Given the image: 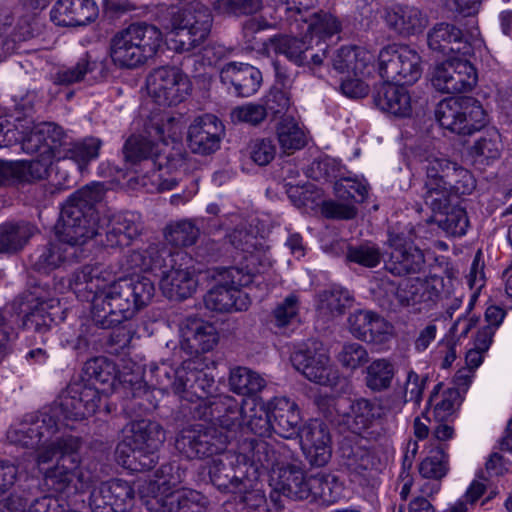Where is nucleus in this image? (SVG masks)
<instances>
[{"instance_id": "19", "label": "nucleus", "mask_w": 512, "mask_h": 512, "mask_svg": "<svg viewBox=\"0 0 512 512\" xmlns=\"http://www.w3.org/2000/svg\"><path fill=\"white\" fill-rule=\"evenodd\" d=\"M64 230L65 223L60 219L56 226V238L35 253L32 259L34 270L48 274L62 265L78 259L81 253L80 247L92 239L91 237H79L77 234L71 237L66 236Z\"/></svg>"}, {"instance_id": "5", "label": "nucleus", "mask_w": 512, "mask_h": 512, "mask_svg": "<svg viewBox=\"0 0 512 512\" xmlns=\"http://www.w3.org/2000/svg\"><path fill=\"white\" fill-rule=\"evenodd\" d=\"M147 136L133 135L125 143V160L136 166L135 173L149 191H168L178 183L174 173L182 165V159L168 152L164 125L152 124L146 129Z\"/></svg>"}, {"instance_id": "64", "label": "nucleus", "mask_w": 512, "mask_h": 512, "mask_svg": "<svg viewBox=\"0 0 512 512\" xmlns=\"http://www.w3.org/2000/svg\"><path fill=\"white\" fill-rule=\"evenodd\" d=\"M346 257L351 262L373 268L380 263L382 253L375 244L364 243L359 246L349 247Z\"/></svg>"}, {"instance_id": "53", "label": "nucleus", "mask_w": 512, "mask_h": 512, "mask_svg": "<svg viewBox=\"0 0 512 512\" xmlns=\"http://www.w3.org/2000/svg\"><path fill=\"white\" fill-rule=\"evenodd\" d=\"M35 230V227L28 223L0 226V252H14L21 249Z\"/></svg>"}, {"instance_id": "40", "label": "nucleus", "mask_w": 512, "mask_h": 512, "mask_svg": "<svg viewBox=\"0 0 512 512\" xmlns=\"http://www.w3.org/2000/svg\"><path fill=\"white\" fill-rule=\"evenodd\" d=\"M349 330L358 339L370 342H383L391 334L392 327L378 314L359 310L348 318Z\"/></svg>"}, {"instance_id": "24", "label": "nucleus", "mask_w": 512, "mask_h": 512, "mask_svg": "<svg viewBox=\"0 0 512 512\" xmlns=\"http://www.w3.org/2000/svg\"><path fill=\"white\" fill-rule=\"evenodd\" d=\"M135 503V490L122 479L101 483L90 495V506L95 512H130Z\"/></svg>"}, {"instance_id": "46", "label": "nucleus", "mask_w": 512, "mask_h": 512, "mask_svg": "<svg viewBox=\"0 0 512 512\" xmlns=\"http://www.w3.org/2000/svg\"><path fill=\"white\" fill-rule=\"evenodd\" d=\"M395 374V365L390 360L375 359L365 370V384L373 392H382L391 387Z\"/></svg>"}, {"instance_id": "58", "label": "nucleus", "mask_w": 512, "mask_h": 512, "mask_svg": "<svg viewBox=\"0 0 512 512\" xmlns=\"http://www.w3.org/2000/svg\"><path fill=\"white\" fill-rule=\"evenodd\" d=\"M164 234L166 240L174 246H190L196 242L199 229L191 221L181 220L169 224Z\"/></svg>"}, {"instance_id": "28", "label": "nucleus", "mask_w": 512, "mask_h": 512, "mask_svg": "<svg viewBox=\"0 0 512 512\" xmlns=\"http://www.w3.org/2000/svg\"><path fill=\"white\" fill-rule=\"evenodd\" d=\"M180 349L190 355L211 351L218 343L216 327L197 317H187L179 324Z\"/></svg>"}, {"instance_id": "38", "label": "nucleus", "mask_w": 512, "mask_h": 512, "mask_svg": "<svg viewBox=\"0 0 512 512\" xmlns=\"http://www.w3.org/2000/svg\"><path fill=\"white\" fill-rule=\"evenodd\" d=\"M272 417V428L283 438L292 439L299 436L302 417L296 402L284 396H277L268 401Z\"/></svg>"}, {"instance_id": "50", "label": "nucleus", "mask_w": 512, "mask_h": 512, "mask_svg": "<svg viewBox=\"0 0 512 512\" xmlns=\"http://www.w3.org/2000/svg\"><path fill=\"white\" fill-rule=\"evenodd\" d=\"M352 301L348 290L334 287L319 294L317 309L322 316L336 317L343 314Z\"/></svg>"}, {"instance_id": "51", "label": "nucleus", "mask_w": 512, "mask_h": 512, "mask_svg": "<svg viewBox=\"0 0 512 512\" xmlns=\"http://www.w3.org/2000/svg\"><path fill=\"white\" fill-rule=\"evenodd\" d=\"M302 471L301 468L286 463L279 470H275L269 479L272 488L271 499L276 502L275 496L280 494L290 498L291 492L297 486V481L302 480Z\"/></svg>"}, {"instance_id": "55", "label": "nucleus", "mask_w": 512, "mask_h": 512, "mask_svg": "<svg viewBox=\"0 0 512 512\" xmlns=\"http://www.w3.org/2000/svg\"><path fill=\"white\" fill-rule=\"evenodd\" d=\"M59 301L55 298L48 300H39L31 311L25 315L23 325L27 329L38 332L46 331L54 321L51 310L57 308Z\"/></svg>"}, {"instance_id": "6", "label": "nucleus", "mask_w": 512, "mask_h": 512, "mask_svg": "<svg viewBox=\"0 0 512 512\" xmlns=\"http://www.w3.org/2000/svg\"><path fill=\"white\" fill-rule=\"evenodd\" d=\"M184 470L175 463L164 464L153 478L143 480L138 492L150 512H203L207 499L200 492L177 486L183 481Z\"/></svg>"}, {"instance_id": "7", "label": "nucleus", "mask_w": 512, "mask_h": 512, "mask_svg": "<svg viewBox=\"0 0 512 512\" xmlns=\"http://www.w3.org/2000/svg\"><path fill=\"white\" fill-rule=\"evenodd\" d=\"M132 267L141 270H159V286L163 295L171 300L191 297L198 285L191 258L184 251L168 252L157 245L130 255Z\"/></svg>"}, {"instance_id": "20", "label": "nucleus", "mask_w": 512, "mask_h": 512, "mask_svg": "<svg viewBox=\"0 0 512 512\" xmlns=\"http://www.w3.org/2000/svg\"><path fill=\"white\" fill-rule=\"evenodd\" d=\"M146 89L149 97L158 105H176L189 95L191 82L189 77L176 66H160L146 77Z\"/></svg>"}, {"instance_id": "4", "label": "nucleus", "mask_w": 512, "mask_h": 512, "mask_svg": "<svg viewBox=\"0 0 512 512\" xmlns=\"http://www.w3.org/2000/svg\"><path fill=\"white\" fill-rule=\"evenodd\" d=\"M177 362L176 359H164L149 364L143 372L145 383L152 389L162 393L171 392L189 402L201 401L205 406L202 416L209 421H215L210 415L211 404L219 396L208 398L214 387V378L205 371L206 358L195 356L183 360L180 365Z\"/></svg>"}, {"instance_id": "57", "label": "nucleus", "mask_w": 512, "mask_h": 512, "mask_svg": "<svg viewBox=\"0 0 512 512\" xmlns=\"http://www.w3.org/2000/svg\"><path fill=\"white\" fill-rule=\"evenodd\" d=\"M400 61L399 82L413 84L418 81L422 75V60L419 53L408 45H402Z\"/></svg>"}, {"instance_id": "21", "label": "nucleus", "mask_w": 512, "mask_h": 512, "mask_svg": "<svg viewBox=\"0 0 512 512\" xmlns=\"http://www.w3.org/2000/svg\"><path fill=\"white\" fill-rule=\"evenodd\" d=\"M291 362L296 370L316 384L333 385L338 379V371L331 364L328 350L321 342L311 341L305 349L295 351Z\"/></svg>"}, {"instance_id": "3", "label": "nucleus", "mask_w": 512, "mask_h": 512, "mask_svg": "<svg viewBox=\"0 0 512 512\" xmlns=\"http://www.w3.org/2000/svg\"><path fill=\"white\" fill-rule=\"evenodd\" d=\"M230 243L244 253L240 266L217 271L216 285L204 297L207 309L216 312L245 311L251 300L241 290L253 282L257 274L271 266L270 257L263 239L243 229L229 234Z\"/></svg>"}, {"instance_id": "52", "label": "nucleus", "mask_w": 512, "mask_h": 512, "mask_svg": "<svg viewBox=\"0 0 512 512\" xmlns=\"http://www.w3.org/2000/svg\"><path fill=\"white\" fill-rule=\"evenodd\" d=\"M344 465L353 473L362 475L376 466V459L369 450L361 445L342 443L340 447Z\"/></svg>"}, {"instance_id": "12", "label": "nucleus", "mask_w": 512, "mask_h": 512, "mask_svg": "<svg viewBox=\"0 0 512 512\" xmlns=\"http://www.w3.org/2000/svg\"><path fill=\"white\" fill-rule=\"evenodd\" d=\"M210 415L222 427L227 429L236 425L247 427L252 433L259 436L269 434L272 428L268 402L263 404L256 398L245 399L239 407L235 398L219 397L211 404Z\"/></svg>"}, {"instance_id": "26", "label": "nucleus", "mask_w": 512, "mask_h": 512, "mask_svg": "<svg viewBox=\"0 0 512 512\" xmlns=\"http://www.w3.org/2000/svg\"><path fill=\"white\" fill-rule=\"evenodd\" d=\"M382 285L394 293L402 306H415L434 302L443 289V279L430 275L424 279L413 278L403 280L397 287L388 280H382Z\"/></svg>"}, {"instance_id": "45", "label": "nucleus", "mask_w": 512, "mask_h": 512, "mask_svg": "<svg viewBox=\"0 0 512 512\" xmlns=\"http://www.w3.org/2000/svg\"><path fill=\"white\" fill-rule=\"evenodd\" d=\"M312 501L324 505L338 502L344 496V485L331 473H317L312 476Z\"/></svg>"}, {"instance_id": "63", "label": "nucleus", "mask_w": 512, "mask_h": 512, "mask_svg": "<svg viewBox=\"0 0 512 512\" xmlns=\"http://www.w3.org/2000/svg\"><path fill=\"white\" fill-rule=\"evenodd\" d=\"M444 213V217L437 220L439 227L451 236L465 235L469 225L465 210L453 207L449 212Z\"/></svg>"}, {"instance_id": "30", "label": "nucleus", "mask_w": 512, "mask_h": 512, "mask_svg": "<svg viewBox=\"0 0 512 512\" xmlns=\"http://www.w3.org/2000/svg\"><path fill=\"white\" fill-rule=\"evenodd\" d=\"M335 411L341 417L338 422L355 434H361L381 416V407L378 402L365 398L351 403L345 398L338 399L335 402Z\"/></svg>"}, {"instance_id": "13", "label": "nucleus", "mask_w": 512, "mask_h": 512, "mask_svg": "<svg viewBox=\"0 0 512 512\" xmlns=\"http://www.w3.org/2000/svg\"><path fill=\"white\" fill-rule=\"evenodd\" d=\"M333 68L343 74L342 93L349 98H362L369 92L366 79L375 71V56L358 46H343L332 59Z\"/></svg>"}, {"instance_id": "2", "label": "nucleus", "mask_w": 512, "mask_h": 512, "mask_svg": "<svg viewBox=\"0 0 512 512\" xmlns=\"http://www.w3.org/2000/svg\"><path fill=\"white\" fill-rule=\"evenodd\" d=\"M6 438L11 445L35 453L39 466L58 457L56 466L45 472L47 485L55 492L70 496L83 493L90 487V474L80 467V439L60 435L52 416L26 414L11 424Z\"/></svg>"}, {"instance_id": "49", "label": "nucleus", "mask_w": 512, "mask_h": 512, "mask_svg": "<svg viewBox=\"0 0 512 512\" xmlns=\"http://www.w3.org/2000/svg\"><path fill=\"white\" fill-rule=\"evenodd\" d=\"M500 136L491 131L477 139L469 148L468 154L476 165H490L501 155Z\"/></svg>"}, {"instance_id": "15", "label": "nucleus", "mask_w": 512, "mask_h": 512, "mask_svg": "<svg viewBox=\"0 0 512 512\" xmlns=\"http://www.w3.org/2000/svg\"><path fill=\"white\" fill-rule=\"evenodd\" d=\"M105 194L102 183H92L76 191L62 206L60 219L65 223L66 236L91 237L96 234L93 207Z\"/></svg>"}, {"instance_id": "31", "label": "nucleus", "mask_w": 512, "mask_h": 512, "mask_svg": "<svg viewBox=\"0 0 512 512\" xmlns=\"http://www.w3.org/2000/svg\"><path fill=\"white\" fill-rule=\"evenodd\" d=\"M388 242L391 251L386 268L392 274L402 276L421 271L425 259L419 248L398 234H390Z\"/></svg>"}, {"instance_id": "17", "label": "nucleus", "mask_w": 512, "mask_h": 512, "mask_svg": "<svg viewBox=\"0 0 512 512\" xmlns=\"http://www.w3.org/2000/svg\"><path fill=\"white\" fill-rule=\"evenodd\" d=\"M291 32L305 35L315 45H322L342 30L340 19L329 11H312L309 7L288 6L285 18Z\"/></svg>"}, {"instance_id": "48", "label": "nucleus", "mask_w": 512, "mask_h": 512, "mask_svg": "<svg viewBox=\"0 0 512 512\" xmlns=\"http://www.w3.org/2000/svg\"><path fill=\"white\" fill-rule=\"evenodd\" d=\"M277 137L281 149L292 153L307 144V134L299 123L290 116L284 117L277 126Z\"/></svg>"}, {"instance_id": "16", "label": "nucleus", "mask_w": 512, "mask_h": 512, "mask_svg": "<svg viewBox=\"0 0 512 512\" xmlns=\"http://www.w3.org/2000/svg\"><path fill=\"white\" fill-rule=\"evenodd\" d=\"M440 126L459 135H471L487 124V114L473 98H450L441 101L436 110Z\"/></svg>"}, {"instance_id": "41", "label": "nucleus", "mask_w": 512, "mask_h": 512, "mask_svg": "<svg viewBox=\"0 0 512 512\" xmlns=\"http://www.w3.org/2000/svg\"><path fill=\"white\" fill-rule=\"evenodd\" d=\"M220 77L223 83L233 85L236 93L243 97L255 94L262 83L260 70L246 63L226 64L221 70Z\"/></svg>"}, {"instance_id": "43", "label": "nucleus", "mask_w": 512, "mask_h": 512, "mask_svg": "<svg viewBox=\"0 0 512 512\" xmlns=\"http://www.w3.org/2000/svg\"><path fill=\"white\" fill-rule=\"evenodd\" d=\"M62 145L56 154V160L71 159L80 170L90 161L99 156L101 141L98 138L89 137L80 142H69L68 137L63 133Z\"/></svg>"}, {"instance_id": "34", "label": "nucleus", "mask_w": 512, "mask_h": 512, "mask_svg": "<svg viewBox=\"0 0 512 512\" xmlns=\"http://www.w3.org/2000/svg\"><path fill=\"white\" fill-rule=\"evenodd\" d=\"M383 19L387 27L401 37L421 34L429 24V18L422 10L409 5L385 8Z\"/></svg>"}, {"instance_id": "59", "label": "nucleus", "mask_w": 512, "mask_h": 512, "mask_svg": "<svg viewBox=\"0 0 512 512\" xmlns=\"http://www.w3.org/2000/svg\"><path fill=\"white\" fill-rule=\"evenodd\" d=\"M263 0H214L213 10L220 15H251L261 10Z\"/></svg>"}, {"instance_id": "18", "label": "nucleus", "mask_w": 512, "mask_h": 512, "mask_svg": "<svg viewBox=\"0 0 512 512\" xmlns=\"http://www.w3.org/2000/svg\"><path fill=\"white\" fill-rule=\"evenodd\" d=\"M212 17L207 10H177L171 14V49L186 52L202 44L210 33Z\"/></svg>"}, {"instance_id": "32", "label": "nucleus", "mask_w": 512, "mask_h": 512, "mask_svg": "<svg viewBox=\"0 0 512 512\" xmlns=\"http://www.w3.org/2000/svg\"><path fill=\"white\" fill-rule=\"evenodd\" d=\"M224 131L222 122L212 114L194 119L188 129V146L192 152L209 154L218 149Z\"/></svg>"}, {"instance_id": "9", "label": "nucleus", "mask_w": 512, "mask_h": 512, "mask_svg": "<svg viewBox=\"0 0 512 512\" xmlns=\"http://www.w3.org/2000/svg\"><path fill=\"white\" fill-rule=\"evenodd\" d=\"M162 31L146 22L131 23L110 40L112 63L121 69H136L153 59L163 45Z\"/></svg>"}, {"instance_id": "11", "label": "nucleus", "mask_w": 512, "mask_h": 512, "mask_svg": "<svg viewBox=\"0 0 512 512\" xmlns=\"http://www.w3.org/2000/svg\"><path fill=\"white\" fill-rule=\"evenodd\" d=\"M208 462V474L211 483L220 491L232 493L247 507L255 509L265 502V497L259 489H251L237 452L226 451L225 448Z\"/></svg>"}, {"instance_id": "33", "label": "nucleus", "mask_w": 512, "mask_h": 512, "mask_svg": "<svg viewBox=\"0 0 512 512\" xmlns=\"http://www.w3.org/2000/svg\"><path fill=\"white\" fill-rule=\"evenodd\" d=\"M302 450L311 464L324 466L332 455L327 426L319 420L309 421L299 433Z\"/></svg>"}, {"instance_id": "36", "label": "nucleus", "mask_w": 512, "mask_h": 512, "mask_svg": "<svg viewBox=\"0 0 512 512\" xmlns=\"http://www.w3.org/2000/svg\"><path fill=\"white\" fill-rule=\"evenodd\" d=\"M377 107L397 118L411 117L418 102L404 85L384 82L375 95Z\"/></svg>"}, {"instance_id": "44", "label": "nucleus", "mask_w": 512, "mask_h": 512, "mask_svg": "<svg viewBox=\"0 0 512 512\" xmlns=\"http://www.w3.org/2000/svg\"><path fill=\"white\" fill-rule=\"evenodd\" d=\"M461 401V395L457 388L445 387L443 383H438L430 393L428 405L433 407L436 421L446 422L454 415Z\"/></svg>"}, {"instance_id": "42", "label": "nucleus", "mask_w": 512, "mask_h": 512, "mask_svg": "<svg viewBox=\"0 0 512 512\" xmlns=\"http://www.w3.org/2000/svg\"><path fill=\"white\" fill-rule=\"evenodd\" d=\"M141 231L140 216L133 212L117 213L112 216L106 234L111 247L128 246Z\"/></svg>"}, {"instance_id": "62", "label": "nucleus", "mask_w": 512, "mask_h": 512, "mask_svg": "<svg viewBox=\"0 0 512 512\" xmlns=\"http://www.w3.org/2000/svg\"><path fill=\"white\" fill-rule=\"evenodd\" d=\"M426 385V378L421 377L413 369L406 372L404 382L399 386V394L404 402H414L419 406Z\"/></svg>"}, {"instance_id": "27", "label": "nucleus", "mask_w": 512, "mask_h": 512, "mask_svg": "<svg viewBox=\"0 0 512 512\" xmlns=\"http://www.w3.org/2000/svg\"><path fill=\"white\" fill-rule=\"evenodd\" d=\"M226 440V436H217L215 431L189 426L178 433L175 447L187 458H202L226 448Z\"/></svg>"}, {"instance_id": "39", "label": "nucleus", "mask_w": 512, "mask_h": 512, "mask_svg": "<svg viewBox=\"0 0 512 512\" xmlns=\"http://www.w3.org/2000/svg\"><path fill=\"white\" fill-rule=\"evenodd\" d=\"M428 46L443 54H457L463 57L471 56L473 48L463 41L460 29L449 23L434 25L427 34Z\"/></svg>"}, {"instance_id": "22", "label": "nucleus", "mask_w": 512, "mask_h": 512, "mask_svg": "<svg viewBox=\"0 0 512 512\" xmlns=\"http://www.w3.org/2000/svg\"><path fill=\"white\" fill-rule=\"evenodd\" d=\"M431 82L434 88L442 93H463L476 85L477 73L466 57L459 55L438 64Z\"/></svg>"}, {"instance_id": "35", "label": "nucleus", "mask_w": 512, "mask_h": 512, "mask_svg": "<svg viewBox=\"0 0 512 512\" xmlns=\"http://www.w3.org/2000/svg\"><path fill=\"white\" fill-rule=\"evenodd\" d=\"M55 161L57 160L54 155H38L33 160L0 161V184L10 179L17 182L45 179Z\"/></svg>"}, {"instance_id": "60", "label": "nucleus", "mask_w": 512, "mask_h": 512, "mask_svg": "<svg viewBox=\"0 0 512 512\" xmlns=\"http://www.w3.org/2000/svg\"><path fill=\"white\" fill-rule=\"evenodd\" d=\"M300 36L301 39L283 38L278 45V50L295 64L304 65L308 63V53L312 48V42L306 39L305 35Z\"/></svg>"}, {"instance_id": "23", "label": "nucleus", "mask_w": 512, "mask_h": 512, "mask_svg": "<svg viewBox=\"0 0 512 512\" xmlns=\"http://www.w3.org/2000/svg\"><path fill=\"white\" fill-rule=\"evenodd\" d=\"M63 130L54 123L32 124L28 120H19L16 124L17 142L25 153L38 155H54L62 145Z\"/></svg>"}, {"instance_id": "37", "label": "nucleus", "mask_w": 512, "mask_h": 512, "mask_svg": "<svg viewBox=\"0 0 512 512\" xmlns=\"http://www.w3.org/2000/svg\"><path fill=\"white\" fill-rule=\"evenodd\" d=\"M98 16L93 0H57L50 11L51 20L58 26H84Z\"/></svg>"}, {"instance_id": "14", "label": "nucleus", "mask_w": 512, "mask_h": 512, "mask_svg": "<svg viewBox=\"0 0 512 512\" xmlns=\"http://www.w3.org/2000/svg\"><path fill=\"white\" fill-rule=\"evenodd\" d=\"M238 457L245 465L247 479L251 489H257V481L263 474L269 478L275 470H279L287 461L290 450L287 446L274 438L244 440L237 452Z\"/></svg>"}, {"instance_id": "1", "label": "nucleus", "mask_w": 512, "mask_h": 512, "mask_svg": "<svg viewBox=\"0 0 512 512\" xmlns=\"http://www.w3.org/2000/svg\"><path fill=\"white\" fill-rule=\"evenodd\" d=\"M55 289L60 293L72 291L78 299L90 301L92 320L103 329L132 319L152 302L156 291L149 277L117 279L113 268L103 263L77 268L67 279L58 280Z\"/></svg>"}, {"instance_id": "54", "label": "nucleus", "mask_w": 512, "mask_h": 512, "mask_svg": "<svg viewBox=\"0 0 512 512\" xmlns=\"http://www.w3.org/2000/svg\"><path fill=\"white\" fill-rule=\"evenodd\" d=\"M401 50V44H389L379 51L377 72L385 82H399Z\"/></svg>"}, {"instance_id": "61", "label": "nucleus", "mask_w": 512, "mask_h": 512, "mask_svg": "<svg viewBox=\"0 0 512 512\" xmlns=\"http://www.w3.org/2000/svg\"><path fill=\"white\" fill-rule=\"evenodd\" d=\"M83 370L88 380H94L102 384L113 383L115 380V367L105 357H95L88 360Z\"/></svg>"}, {"instance_id": "29", "label": "nucleus", "mask_w": 512, "mask_h": 512, "mask_svg": "<svg viewBox=\"0 0 512 512\" xmlns=\"http://www.w3.org/2000/svg\"><path fill=\"white\" fill-rule=\"evenodd\" d=\"M368 185L356 179L346 178L335 184V192L340 201H328L323 204L327 217L351 219L356 213L355 203L363 202L368 196Z\"/></svg>"}, {"instance_id": "10", "label": "nucleus", "mask_w": 512, "mask_h": 512, "mask_svg": "<svg viewBox=\"0 0 512 512\" xmlns=\"http://www.w3.org/2000/svg\"><path fill=\"white\" fill-rule=\"evenodd\" d=\"M129 432L117 446V462L131 471L151 469L157 460L156 452L166 438L164 429L157 422L143 419L133 422Z\"/></svg>"}, {"instance_id": "8", "label": "nucleus", "mask_w": 512, "mask_h": 512, "mask_svg": "<svg viewBox=\"0 0 512 512\" xmlns=\"http://www.w3.org/2000/svg\"><path fill=\"white\" fill-rule=\"evenodd\" d=\"M420 163L425 172L422 198L435 213L444 214L454 196L469 195L476 187L469 170L445 157L431 153Z\"/></svg>"}, {"instance_id": "47", "label": "nucleus", "mask_w": 512, "mask_h": 512, "mask_svg": "<svg viewBox=\"0 0 512 512\" xmlns=\"http://www.w3.org/2000/svg\"><path fill=\"white\" fill-rule=\"evenodd\" d=\"M229 385L239 395H254L266 387V380L256 371L247 367H234L230 371Z\"/></svg>"}, {"instance_id": "25", "label": "nucleus", "mask_w": 512, "mask_h": 512, "mask_svg": "<svg viewBox=\"0 0 512 512\" xmlns=\"http://www.w3.org/2000/svg\"><path fill=\"white\" fill-rule=\"evenodd\" d=\"M101 400L97 388L84 381L70 383L60 396V411L67 419L82 420L92 416Z\"/></svg>"}, {"instance_id": "56", "label": "nucleus", "mask_w": 512, "mask_h": 512, "mask_svg": "<svg viewBox=\"0 0 512 512\" xmlns=\"http://www.w3.org/2000/svg\"><path fill=\"white\" fill-rule=\"evenodd\" d=\"M448 471V454L440 446L432 449L419 466V473L426 479L441 480Z\"/></svg>"}]
</instances>
